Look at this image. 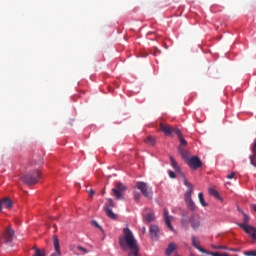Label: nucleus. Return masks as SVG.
Segmentation results:
<instances>
[{
    "label": "nucleus",
    "mask_w": 256,
    "mask_h": 256,
    "mask_svg": "<svg viewBox=\"0 0 256 256\" xmlns=\"http://www.w3.org/2000/svg\"><path fill=\"white\" fill-rule=\"evenodd\" d=\"M119 245L123 251L128 247L130 250L128 256H141L139 254V244L133 236V232L129 228L123 229V236L119 237Z\"/></svg>",
    "instance_id": "1"
},
{
    "label": "nucleus",
    "mask_w": 256,
    "mask_h": 256,
    "mask_svg": "<svg viewBox=\"0 0 256 256\" xmlns=\"http://www.w3.org/2000/svg\"><path fill=\"white\" fill-rule=\"evenodd\" d=\"M183 181H184L185 187L188 188V190L185 192V203L187 207L190 208L191 211H195L196 209L195 202H193V199H191V193H193V184L187 181V178H185V176H183Z\"/></svg>",
    "instance_id": "2"
},
{
    "label": "nucleus",
    "mask_w": 256,
    "mask_h": 256,
    "mask_svg": "<svg viewBox=\"0 0 256 256\" xmlns=\"http://www.w3.org/2000/svg\"><path fill=\"white\" fill-rule=\"evenodd\" d=\"M242 215H243L244 223L239 224V227L241 229H243V231H245V233H247L249 236H251L252 239H254V241H256V229L248 224L249 216L245 212H242Z\"/></svg>",
    "instance_id": "3"
},
{
    "label": "nucleus",
    "mask_w": 256,
    "mask_h": 256,
    "mask_svg": "<svg viewBox=\"0 0 256 256\" xmlns=\"http://www.w3.org/2000/svg\"><path fill=\"white\" fill-rule=\"evenodd\" d=\"M39 179H41V172L39 170L22 176V181L26 185H35L36 183H39Z\"/></svg>",
    "instance_id": "4"
},
{
    "label": "nucleus",
    "mask_w": 256,
    "mask_h": 256,
    "mask_svg": "<svg viewBox=\"0 0 256 256\" xmlns=\"http://www.w3.org/2000/svg\"><path fill=\"white\" fill-rule=\"evenodd\" d=\"M137 189L141 191L142 195L146 197V199H153V189L147 185L145 182H137Z\"/></svg>",
    "instance_id": "5"
},
{
    "label": "nucleus",
    "mask_w": 256,
    "mask_h": 256,
    "mask_svg": "<svg viewBox=\"0 0 256 256\" xmlns=\"http://www.w3.org/2000/svg\"><path fill=\"white\" fill-rule=\"evenodd\" d=\"M113 207H115V203H113V199L108 198L107 199V203L104 205L103 209L107 215V217H109V219H112L113 221H115L117 219V214H115L113 212Z\"/></svg>",
    "instance_id": "6"
},
{
    "label": "nucleus",
    "mask_w": 256,
    "mask_h": 256,
    "mask_svg": "<svg viewBox=\"0 0 256 256\" xmlns=\"http://www.w3.org/2000/svg\"><path fill=\"white\" fill-rule=\"evenodd\" d=\"M160 131H162V133H164V135H166V137H171L173 135V133L175 135L179 134V128L177 127H172L169 124H160Z\"/></svg>",
    "instance_id": "7"
},
{
    "label": "nucleus",
    "mask_w": 256,
    "mask_h": 256,
    "mask_svg": "<svg viewBox=\"0 0 256 256\" xmlns=\"http://www.w3.org/2000/svg\"><path fill=\"white\" fill-rule=\"evenodd\" d=\"M125 191H127V187L121 182H116L115 187L112 189V193L117 200L123 199V192Z\"/></svg>",
    "instance_id": "8"
},
{
    "label": "nucleus",
    "mask_w": 256,
    "mask_h": 256,
    "mask_svg": "<svg viewBox=\"0 0 256 256\" xmlns=\"http://www.w3.org/2000/svg\"><path fill=\"white\" fill-rule=\"evenodd\" d=\"M186 165L190 167V169L197 170L199 167L203 166V162H201V159L197 156H193L190 159L186 160Z\"/></svg>",
    "instance_id": "9"
},
{
    "label": "nucleus",
    "mask_w": 256,
    "mask_h": 256,
    "mask_svg": "<svg viewBox=\"0 0 256 256\" xmlns=\"http://www.w3.org/2000/svg\"><path fill=\"white\" fill-rule=\"evenodd\" d=\"M161 230L157 224H151L149 228V234L152 241H158Z\"/></svg>",
    "instance_id": "10"
},
{
    "label": "nucleus",
    "mask_w": 256,
    "mask_h": 256,
    "mask_svg": "<svg viewBox=\"0 0 256 256\" xmlns=\"http://www.w3.org/2000/svg\"><path fill=\"white\" fill-rule=\"evenodd\" d=\"M143 223H153L155 221V212L153 210L146 209L142 214Z\"/></svg>",
    "instance_id": "11"
},
{
    "label": "nucleus",
    "mask_w": 256,
    "mask_h": 256,
    "mask_svg": "<svg viewBox=\"0 0 256 256\" xmlns=\"http://www.w3.org/2000/svg\"><path fill=\"white\" fill-rule=\"evenodd\" d=\"M3 237L7 243H11L13 241V237H15V230L11 226H8L3 233Z\"/></svg>",
    "instance_id": "12"
},
{
    "label": "nucleus",
    "mask_w": 256,
    "mask_h": 256,
    "mask_svg": "<svg viewBox=\"0 0 256 256\" xmlns=\"http://www.w3.org/2000/svg\"><path fill=\"white\" fill-rule=\"evenodd\" d=\"M173 221V216L169 215V210L164 209V223L170 229V231H175L171 222Z\"/></svg>",
    "instance_id": "13"
},
{
    "label": "nucleus",
    "mask_w": 256,
    "mask_h": 256,
    "mask_svg": "<svg viewBox=\"0 0 256 256\" xmlns=\"http://www.w3.org/2000/svg\"><path fill=\"white\" fill-rule=\"evenodd\" d=\"M190 225L194 231H197V229L201 227V218H199V216H192L190 218Z\"/></svg>",
    "instance_id": "14"
},
{
    "label": "nucleus",
    "mask_w": 256,
    "mask_h": 256,
    "mask_svg": "<svg viewBox=\"0 0 256 256\" xmlns=\"http://www.w3.org/2000/svg\"><path fill=\"white\" fill-rule=\"evenodd\" d=\"M53 245H54L55 253L51 254V256H61V248L59 245V238L57 237V235L53 236Z\"/></svg>",
    "instance_id": "15"
},
{
    "label": "nucleus",
    "mask_w": 256,
    "mask_h": 256,
    "mask_svg": "<svg viewBox=\"0 0 256 256\" xmlns=\"http://www.w3.org/2000/svg\"><path fill=\"white\" fill-rule=\"evenodd\" d=\"M191 241H192L193 247H195V249H198V251H200V253H205L206 255H209V251H207V250L201 248V246H199V245H200V242H199V240L197 239V237L192 236V237H191Z\"/></svg>",
    "instance_id": "16"
},
{
    "label": "nucleus",
    "mask_w": 256,
    "mask_h": 256,
    "mask_svg": "<svg viewBox=\"0 0 256 256\" xmlns=\"http://www.w3.org/2000/svg\"><path fill=\"white\" fill-rule=\"evenodd\" d=\"M170 161H171V166L173 167L174 171H176V173H180V175H182V179H183V177H185V175L183 174V172H181V167H179V164H177V161L175 160V158H173V156H170Z\"/></svg>",
    "instance_id": "17"
},
{
    "label": "nucleus",
    "mask_w": 256,
    "mask_h": 256,
    "mask_svg": "<svg viewBox=\"0 0 256 256\" xmlns=\"http://www.w3.org/2000/svg\"><path fill=\"white\" fill-rule=\"evenodd\" d=\"M178 152H179V155H181V157L185 163L190 159L189 152L187 150H185V148L178 146Z\"/></svg>",
    "instance_id": "18"
},
{
    "label": "nucleus",
    "mask_w": 256,
    "mask_h": 256,
    "mask_svg": "<svg viewBox=\"0 0 256 256\" xmlns=\"http://www.w3.org/2000/svg\"><path fill=\"white\" fill-rule=\"evenodd\" d=\"M252 152L253 154L250 155V163L251 165H253L254 167H256V163L254 161L255 157H256V141H254L253 145H252Z\"/></svg>",
    "instance_id": "19"
},
{
    "label": "nucleus",
    "mask_w": 256,
    "mask_h": 256,
    "mask_svg": "<svg viewBox=\"0 0 256 256\" xmlns=\"http://www.w3.org/2000/svg\"><path fill=\"white\" fill-rule=\"evenodd\" d=\"M176 135H177L178 141L180 143L179 147H186L187 140H185V138H183V134L181 133V130H179V133Z\"/></svg>",
    "instance_id": "20"
},
{
    "label": "nucleus",
    "mask_w": 256,
    "mask_h": 256,
    "mask_svg": "<svg viewBox=\"0 0 256 256\" xmlns=\"http://www.w3.org/2000/svg\"><path fill=\"white\" fill-rule=\"evenodd\" d=\"M1 202H2V205L6 207V209H11V207H13V201H11L9 197L3 198Z\"/></svg>",
    "instance_id": "21"
},
{
    "label": "nucleus",
    "mask_w": 256,
    "mask_h": 256,
    "mask_svg": "<svg viewBox=\"0 0 256 256\" xmlns=\"http://www.w3.org/2000/svg\"><path fill=\"white\" fill-rule=\"evenodd\" d=\"M34 254L32 256H45V249H39L37 246H33Z\"/></svg>",
    "instance_id": "22"
},
{
    "label": "nucleus",
    "mask_w": 256,
    "mask_h": 256,
    "mask_svg": "<svg viewBox=\"0 0 256 256\" xmlns=\"http://www.w3.org/2000/svg\"><path fill=\"white\" fill-rule=\"evenodd\" d=\"M144 142L146 143V145H150L151 147H153L156 143V140H155V137L153 136H147Z\"/></svg>",
    "instance_id": "23"
},
{
    "label": "nucleus",
    "mask_w": 256,
    "mask_h": 256,
    "mask_svg": "<svg viewBox=\"0 0 256 256\" xmlns=\"http://www.w3.org/2000/svg\"><path fill=\"white\" fill-rule=\"evenodd\" d=\"M210 195H212V197H215V199H218V201H223V198H221V195H219V192L213 188H211L209 190Z\"/></svg>",
    "instance_id": "24"
},
{
    "label": "nucleus",
    "mask_w": 256,
    "mask_h": 256,
    "mask_svg": "<svg viewBox=\"0 0 256 256\" xmlns=\"http://www.w3.org/2000/svg\"><path fill=\"white\" fill-rule=\"evenodd\" d=\"M175 249H177V246L175 245V243H170L168 245V247L166 248V255H171V253H173V251H175Z\"/></svg>",
    "instance_id": "25"
},
{
    "label": "nucleus",
    "mask_w": 256,
    "mask_h": 256,
    "mask_svg": "<svg viewBox=\"0 0 256 256\" xmlns=\"http://www.w3.org/2000/svg\"><path fill=\"white\" fill-rule=\"evenodd\" d=\"M198 198H199V201H200L202 207H207L208 204H207V202H205V198L203 196V193L200 192L198 194Z\"/></svg>",
    "instance_id": "26"
},
{
    "label": "nucleus",
    "mask_w": 256,
    "mask_h": 256,
    "mask_svg": "<svg viewBox=\"0 0 256 256\" xmlns=\"http://www.w3.org/2000/svg\"><path fill=\"white\" fill-rule=\"evenodd\" d=\"M246 256H256V250L247 251L244 253Z\"/></svg>",
    "instance_id": "27"
},
{
    "label": "nucleus",
    "mask_w": 256,
    "mask_h": 256,
    "mask_svg": "<svg viewBox=\"0 0 256 256\" xmlns=\"http://www.w3.org/2000/svg\"><path fill=\"white\" fill-rule=\"evenodd\" d=\"M141 199V194L138 192H134V200L139 201Z\"/></svg>",
    "instance_id": "28"
},
{
    "label": "nucleus",
    "mask_w": 256,
    "mask_h": 256,
    "mask_svg": "<svg viewBox=\"0 0 256 256\" xmlns=\"http://www.w3.org/2000/svg\"><path fill=\"white\" fill-rule=\"evenodd\" d=\"M77 249L78 251H82V253H88V251L82 246H78Z\"/></svg>",
    "instance_id": "29"
},
{
    "label": "nucleus",
    "mask_w": 256,
    "mask_h": 256,
    "mask_svg": "<svg viewBox=\"0 0 256 256\" xmlns=\"http://www.w3.org/2000/svg\"><path fill=\"white\" fill-rule=\"evenodd\" d=\"M209 255H212V256H223V253H219V252H209Z\"/></svg>",
    "instance_id": "30"
},
{
    "label": "nucleus",
    "mask_w": 256,
    "mask_h": 256,
    "mask_svg": "<svg viewBox=\"0 0 256 256\" xmlns=\"http://www.w3.org/2000/svg\"><path fill=\"white\" fill-rule=\"evenodd\" d=\"M212 247L214 249H227V246H221V245H218V246L213 245Z\"/></svg>",
    "instance_id": "31"
},
{
    "label": "nucleus",
    "mask_w": 256,
    "mask_h": 256,
    "mask_svg": "<svg viewBox=\"0 0 256 256\" xmlns=\"http://www.w3.org/2000/svg\"><path fill=\"white\" fill-rule=\"evenodd\" d=\"M169 177H170V179H175V172H173V171H169Z\"/></svg>",
    "instance_id": "32"
},
{
    "label": "nucleus",
    "mask_w": 256,
    "mask_h": 256,
    "mask_svg": "<svg viewBox=\"0 0 256 256\" xmlns=\"http://www.w3.org/2000/svg\"><path fill=\"white\" fill-rule=\"evenodd\" d=\"M227 179H235V172H232L227 176Z\"/></svg>",
    "instance_id": "33"
},
{
    "label": "nucleus",
    "mask_w": 256,
    "mask_h": 256,
    "mask_svg": "<svg viewBox=\"0 0 256 256\" xmlns=\"http://www.w3.org/2000/svg\"><path fill=\"white\" fill-rule=\"evenodd\" d=\"M161 54V50H159L158 48H154V55H159Z\"/></svg>",
    "instance_id": "34"
},
{
    "label": "nucleus",
    "mask_w": 256,
    "mask_h": 256,
    "mask_svg": "<svg viewBox=\"0 0 256 256\" xmlns=\"http://www.w3.org/2000/svg\"><path fill=\"white\" fill-rule=\"evenodd\" d=\"M88 193L90 197H93V195H95V191H93V189H90Z\"/></svg>",
    "instance_id": "35"
},
{
    "label": "nucleus",
    "mask_w": 256,
    "mask_h": 256,
    "mask_svg": "<svg viewBox=\"0 0 256 256\" xmlns=\"http://www.w3.org/2000/svg\"><path fill=\"white\" fill-rule=\"evenodd\" d=\"M142 233L145 235L147 233V228L143 227L142 228Z\"/></svg>",
    "instance_id": "36"
},
{
    "label": "nucleus",
    "mask_w": 256,
    "mask_h": 256,
    "mask_svg": "<svg viewBox=\"0 0 256 256\" xmlns=\"http://www.w3.org/2000/svg\"><path fill=\"white\" fill-rule=\"evenodd\" d=\"M0 211H3V203L0 200Z\"/></svg>",
    "instance_id": "37"
},
{
    "label": "nucleus",
    "mask_w": 256,
    "mask_h": 256,
    "mask_svg": "<svg viewBox=\"0 0 256 256\" xmlns=\"http://www.w3.org/2000/svg\"><path fill=\"white\" fill-rule=\"evenodd\" d=\"M94 225L99 228V224H97V222H94Z\"/></svg>",
    "instance_id": "38"
}]
</instances>
